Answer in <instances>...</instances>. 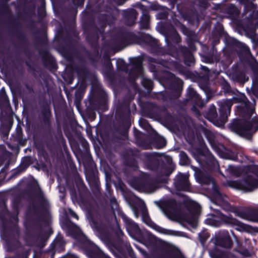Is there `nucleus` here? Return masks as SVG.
<instances>
[{"instance_id": "1", "label": "nucleus", "mask_w": 258, "mask_h": 258, "mask_svg": "<svg viewBox=\"0 0 258 258\" xmlns=\"http://www.w3.org/2000/svg\"><path fill=\"white\" fill-rule=\"evenodd\" d=\"M233 104L239 103L236 106V113L241 118H235L229 124V128L241 137L250 139L256 130L254 127L252 121L249 120L254 111L251 103L244 94H240L231 99Z\"/></svg>"}, {"instance_id": "2", "label": "nucleus", "mask_w": 258, "mask_h": 258, "mask_svg": "<svg viewBox=\"0 0 258 258\" xmlns=\"http://www.w3.org/2000/svg\"><path fill=\"white\" fill-rule=\"evenodd\" d=\"M175 169V165L173 163L171 157H168L166 161L159 160L158 165L154 169H149L156 172L155 177L153 178L150 175L146 174L136 180L135 185L140 189L153 192L157 188L158 184L168 183L169 176Z\"/></svg>"}, {"instance_id": "3", "label": "nucleus", "mask_w": 258, "mask_h": 258, "mask_svg": "<svg viewBox=\"0 0 258 258\" xmlns=\"http://www.w3.org/2000/svg\"><path fill=\"white\" fill-rule=\"evenodd\" d=\"M131 111L130 103L124 100L118 103L115 110V118L118 124L114 127L115 133L113 135L112 140L119 144L128 139V132L131 126Z\"/></svg>"}, {"instance_id": "4", "label": "nucleus", "mask_w": 258, "mask_h": 258, "mask_svg": "<svg viewBox=\"0 0 258 258\" xmlns=\"http://www.w3.org/2000/svg\"><path fill=\"white\" fill-rule=\"evenodd\" d=\"M52 112L50 108V102L43 100L40 104V115L39 118L43 124V130L48 142L52 144H61L66 146V141L59 126L55 131L52 127L51 118Z\"/></svg>"}, {"instance_id": "5", "label": "nucleus", "mask_w": 258, "mask_h": 258, "mask_svg": "<svg viewBox=\"0 0 258 258\" xmlns=\"http://www.w3.org/2000/svg\"><path fill=\"white\" fill-rule=\"evenodd\" d=\"M181 30L187 36L186 43L189 47L182 45L177 47L175 45L168 43L167 51L169 55L176 60L183 62L187 66H190L194 62V31H189L184 25H182Z\"/></svg>"}, {"instance_id": "6", "label": "nucleus", "mask_w": 258, "mask_h": 258, "mask_svg": "<svg viewBox=\"0 0 258 258\" xmlns=\"http://www.w3.org/2000/svg\"><path fill=\"white\" fill-rule=\"evenodd\" d=\"M201 128L205 127L195 123V144L196 142V139L198 142V147H195V159L201 167L213 169L215 168L217 161L206 146L203 137L204 133L201 131Z\"/></svg>"}, {"instance_id": "7", "label": "nucleus", "mask_w": 258, "mask_h": 258, "mask_svg": "<svg viewBox=\"0 0 258 258\" xmlns=\"http://www.w3.org/2000/svg\"><path fill=\"white\" fill-rule=\"evenodd\" d=\"M156 153L141 152L136 148H129L124 152V164L134 170L137 171L139 168L138 161L142 160L147 169H154L159 164V159L156 158Z\"/></svg>"}, {"instance_id": "8", "label": "nucleus", "mask_w": 258, "mask_h": 258, "mask_svg": "<svg viewBox=\"0 0 258 258\" xmlns=\"http://www.w3.org/2000/svg\"><path fill=\"white\" fill-rule=\"evenodd\" d=\"M219 106V116H218L217 108L211 104L207 111L204 113V116L212 122L215 125L220 127L223 126L228 120L231 111L233 102L231 100L223 99L217 101Z\"/></svg>"}, {"instance_id": "9", "label": "nucleus", "mask_w": 258, "mask_h": 258, "mask_svg": "<svg viewBox=\"0 0 258 258\" xmlns=\"http://www.w3.org/2000/svg\"><path fill=\"white\" fill-rule=\"evenodd\" d=\"M25 240L29 246H36L43 248L46 245V241L53 233L52 229L42 232L41 225L36 222H29L25 224Z\"/></svg>"}, {"instance_id": "10", "label": "nucleus", "mask_w": 258, "mask_h": 258, "mask_svg": "<svg viewBox=\"0 0 258 258\" xmlns=\"http://www.w3.org/2000/svg\"><path fill=\"white\" fill-rule=\"evenodd\" d=\"M117 39L120 44L126 46L133 44H146L151 47L158 46V40L150 35L138 32V34L127 30H122L117 34Z\"/></svg>"}, {"instance_id": "11", "label": "nucleus", "mask_w": 258, "mask_h": 258, "mask_svg": "<svg viewBox=\"0 0 258 258\" xmlns=\"http://www.w3.org/2000/svg\"><path fill=\"white\" fill-rule=\"evenodd\" d=\"M61 227L67 234L71 236L77 242L79 246L88 256L97 247L89 240L81 229L71 220H66L62 223Z\"/></svg>"}, {"instance_id": "12", "label": "nucleus", "mask_w": 258, "mask_h": 258, "mask_svg": "<svg viewBox=\"0 0 258 258\" xmlns=\"http://www.w3.org/2000/svg\"><path fill=\"white\" fill-rule=\"evenodd\" d=\"M107 96L103 90H98L93 93L89 99V105L86 112L87 117L91 120L96 118V115L95 110L107 109Z\"/></svg>"}, {"instance_id": "13", "label": "nucleus", "mask_w": 258, "mask_h": 258, "mask_svg": "<svg viewBox=\"0 0 258 258\" xmlns=\"http://www.w3.org/2000/svg\"><path fill=\"white\" fill-rule=\"evenodd\" d=\"M201 131L204 133V136L207 139L212 148L223 158L231 160L234 161L238 160L237 153L228 149L224 145L219 144L215 139L214 134L209 129L201 128Z\"/></svg>"}, {"instance_id": "14", "label": "nucleus", "mask_w": 258, "mask_h": 258, "mask_svg": "<svg viewBox=\"0 0 258 258\" xmlns=\"http://www.w3.org/2000/svg\"><path fill=\"white\" fill-rule=\"evenodd\" d=\"M201 71H195V82H198L199 87L204 92L208 99L214 95V92L210 87V70L206 66L201 65Z\"/></svg>"}, {"instance_id": "15", "label": "nucleus", "mask_w": 258, "mask_h": 258, "mask_svg": "<svg viewBox=\"0 0 258 258\" xmlns=\"http://www.w3.org/2000/svg\"><path fill=\"white\" fill-rule=\"evenodd\" d=\"M162 79L166 87L171 91V96L174 99L179 98L183 89L182 80L168 72L165 74Z\"/></svg>"}, {"instance_id": "16", "label": "nucleus", "mask_w": 258, "mask_h": 258, "mask_svg": "<svg viewBox=\"0 0 258 258\" xmlns=\"http://www.w3.org/2000/svg\"><path fill=\"white\" fill-rule=\"evenodd\" d=\"M148 113L152 117L161 119L171 126L175 125L179 121V117L170 113L165 107L153 105L152 108L148 109Z\"/></svg>"}, {"instance_id": "17", "label": "nucleus", "mask_w": 258, "mask_h": 258, "mask_svg": "<svg viewBox=\"0 0 258 258\" xmlns=\"http://www.w3.org/2000/svg\"><path fill=\"white\" fill-rule=\"evenodd\" d=\"M83 27L88 43L92 46L97 44L99 38V34L101 32L95 24L94 18L90 17L85 19L83 23Z\"/></svg>"}, {"instance_id": "18", "label": "nucleus", "mask_w": 258, "mask_h": 258, "mask_svg": "<svg viewBox=\"0 0 258 258\" xmlns=\"http://www.w3.org/2000/svg\"><path fill=\"white\" fill-rule=\"evenodd\" d=\"M227 184L231 188L249 192L258 188V179L252 175H248L239 180H230L228 181Z\"/></svg>"}, {"instance_id": "19", "label": "nucleus", "mask_w": 258, "mask_h": 258, "mask_svg": "<svg viewBox=\"0 0 258 258\" xmlns=\"http://www.w3.org/2000/svg\"><path fill=\"white\" fill-rule=\"evenodd\" d=\"M120 216L124 223L127 231L132 237L137 236L140 240L149 242L151 239V235L141 231L138 225L128 218L125 214L122 213Z\"/></svg>"}, {"instance_id": "20", "label": "nucleus", "mask_w": 258, "mask_h": 258, "mask_svg": "<svg viewBox=\"0 0 258 258\" xmlns=\"http://www.w3.org/2000/svg\"><path fill=\"white\" fill-rule=\"evenodd\" d=\"M58 34L59 38L64 42V44L59 46L60 51L68 60H72L73 59L72 50L74 48V46L71 34L68 31L64 34L61 30L58 31Z\"/></svg>"}, {"instance_id": "21", "label": "nucleus", "mask_w": 258, "mask_h": 258, "mask_svg": "<svg viewBox=\"0 0 258 258\" xmlns=\"http://www.w3.org/2000/svg\"><path fill=\"white\" fill-rule=\"evenodd\" d=\"M177 195L183 198L182 205L188 212L181 213L180 218L181 220L194 227V200L181 193H178Z\"/></svg>"}, {"instance_id": "22", "label": "nucleus", "mask_w": 258, "mask_h": 258, "mask_svg": "<svg viewBox=\"0 0 258 258\" xmlns=\"http://www.w3.org/2000/svg\"><path fill=\"white\" fill-rule=\"evenodd\" d=\"M36 197L39 199V207L40 208V212H38V207L35 204L32 205V208L34 210V214L38 217L39 221L43 222L45 224L48 223V220L46 218V214L48 212V209L47 207L48 202L44 198L42 191L40 189L39 192L37 194Z\"/></svg>"}, {"instance_id": "23", "label": "nucleus", "mask_w": 258, "mask_h": 258, "mask_svg": "<svg viewBox=\"0 0 258 258\" xmlns=\"http://www.w3.org/2000/svg\"><path fill=\"white\" fill-rule=\"evenodd\" d=\"M142 218L143 222L146 225L160 233L176 236H182L183 232H182L164 229L155 224L151 219L146 210L142 211Z\"/></svg>"}, {"instance_id": "24", "label": "nucleus", "mask_w": 258, "mask_h": 258, "mask_svg": "<svg viewBox=\"0 0 258 258\" xmlns=\"http://www.w3.org/2000/svg\"><path fill=\"white\" fill-rule=\"evenodd\" d=\"M16 36L19 44L16 45V48L20 50L27 57L32 56V51L30 48V43L26 34L21 31L17 30Z\"/></svg>"}, {"instance_id": "25", "label": "nucleus", "mask_w": 258, "mask_h": 258, "mask_svg": "<svg viewBox=\"0 0 258 258\" xmlns=\"http://www.w3.org/2000/svg\"><path fill=\"white\" fill-rule=\"evenodd\" d=\"M88 218L91 223L92 228L101 237H105L107 235V229L105 224L101 221L98 216H95L92 212H88Z\"/></svg>"}, {"instance_id": "26", "label": "nucleus", "mask_w": 258, "mask_h": 258, "mask_svg": "<svg viewBox=\"0 0 258 258\" xmlns=\"http://www.w3.org/2000/svg\"><path fill=\"white\" fill-rule=\"evenodd\" d=\"M129 60L132 68L128 71V76L131 79L135 81L143 71V58L141 56H139L130 57Z\"/></svg>"}, {"instance_id": "27", "label": "nucleus", "mask_w": 258, "mask_h": 258, "mask_svg": "<svg viewBox=\"0 0 258 258\" xmlns=\"http://www.w3.org/2000/svg\"><path fill=\"white\" fill-rule=\"evenodd\" d=\"M214 243L216 246L230 248L233 245V241L228 231L222 230L216 234Z\"/></svg>"}, {"instance_id": "28", "label": "nucleus", "mask_w": 258, "mask_h": 258, "mask_svg": "<svg viewBox=\"0 0 258 258\" xmlns=\"http://www.w3.org/2000/svg\"><path fill=\"white\" fill-rule=\"evenodd\" d=\"M174 185L177 191H189L190 183L188 176L179 172L174 179Z\"/></svg>"}, {"instance_id": "29", "label": "nucleus", "mask_w": 258, "mask_h": 258, "mask_svg": "<svg viewBox=\"0 0 258 258\" xmlns=\"http://www.w3.org/2000/svg\"><path fill=\"white\" fill-rule=\"evenodd\" d=\"M44 67L49 69H56V61L48 50L41 49L39 51Z\"/></svg>"}, {"instance_id": "30", "label": "nucleus", "mask_w": 258, "mask_h": 258, "mask_svg": "<svg viewBox=\"0 0 258 258\" xmlns=\"http://www.w3.org/2000/svg\"><path fill=\"white\" fill-rule=\"evenodd\" d=\"M69 4L65 7V10L70 16L71 21H75L78 12V8L82 7L84 5V0H69Z\"/></svg>"}, {"instance_id": "31", "label": "nucleus", "mask_w": 258, "mask_h": 258, "mask_svg": "<svg viewBox=\"0 0 258 258\" xmlns=\"http://www.w3.org/2000/svg\"><path fill=\"white\" fill-rule=\"evenodd\" d=\"M239 216L247 220L258 223V209H246L239 213Z\"/></svg>"}, {"instance_id": "32", "label": "nucleus", "mask_w": 258, "mask_h": 258, "mask_svg": "<svg viewBox=\"0 0 258 258\" xmlns=\"http://www.w3.org/2000/svg\"><path fill=\"white\" fill-rule=\"evenodd\" d=\"M159 64L171 70H175L181 72L183 69L182 64L170 58L169 59H161Z\"/></svg>"}, {"instance_id": "33", "label": "nucleus", "mask_w": 258, "mask_h": 258, "mask_svg": "<svg viewBox=\"0 0 258 258\" xmlns=\"http://www.w3.org/2000/svg\"><path fill=\"white\" fill-rule=\"evenodd\" d=\"M231 75L233 80L240 84H244L248 80V78L246 77L245 73L238 68L233 70Z\"/></svg>"}, {"instance_id": "34", "label": "nucleus", "mask_w": 258, "mask_h": 258, "mask_svg": "<svg viewBox=\"0 0 258 258\" xmlns=\"http://www.w3.org/2000/svg\"><path fill=\"white\" fill-rule=\"evenodd\" d=\"M195 177L196 181L201 184H208L212 178L204 174L199 168L195 166Z\"/></svg>"}, {"instance_id": "35", "label": "nucleus", "mask_w": 258, "mask_h": 258, "mask_svg": "<svg viewBox=\"0 0 258 258\" xmlns=\"http://www.w3.org/2000/svg\"><path fill=\"white\" fill-rule=\"evenodd\" d=\"M138 15L137 11L134 9L126 10L124 12V18L127 25L132 26L135 23Z\"/></svg>"}, {"instance_id": "36", "label": "nucleus", "mask_w": 258, "mask_h": 258, "mask_svg": "<svg viewBox=\"0 0 258 258\" xmlns=\"http://www.w3.org/2000/svg\"><path fill=\"white\" fill-rule=\"evenodd\" d=\"M206 103V102L202 99L201 96L195 91V116L200 119V117L201 116V114L200 111L197 107L202 108L205 105Z\"/></svg>"}, {"instance_id": "37", "label": "nucleus", "mask_w": 258, "mask_h": 258, "mask_svg": "<svg viewBox=\"0 0 258 258\" xmlns=\"http://www.w3.org/2000/svg\"><path fill=\"white\" fill-rule=\"evenodd\" d=\"M11 104L5 89L3 87L0 90V108L1 109L10 108Z\"/></svg>"}, {"instance_id": "38", "label": "nucleus", "mask_w": 258, "mask_h": 258, "mask_svg": "<svg viewBox=\"0 0 258 258\" xmlns=\"http://www.w3.org/2000/svg\"><path fill=\"white\" fill-rule=\"evenodd\" d=\"M31 164V158L30 156H25L23 158L21 163L17 167L13 173L14 175H16L25 171Z\"/></svg>"}, {"instance_id": "39", "label": "nucleus", "mask_w": 258, "mask_h": 258, "mask_svg": "<svg viewBox=\"0 0 258 258\" xmlns=\"http://www.w3.org/2000/svg\"><path fill=\"white\" fill-rule=\"evenodd\" d=\"M31 164V158L30 156H25L23 158L21 163L17 167L13 173L14 175H16L25 171Z\"/></svg>"}, {"instance_id": "40", "label": "nucleus", "mask_w": 258, "mask_h": 258, "mask_svg": "<svg viewBox=\"0 0 258 258\" xmlns=\"http://www.w3.org/2000/svg\"><path fill=\"white\" fill-rule=\"evenodd\" d=\"M189 103L192 105L190 107V110L194 111V88L190 86L187 91L186 98L182 101H180V103L183 106H185Z\"/></svg>"}, {"instance_id": "41", "label": "nucleus", "mask_w": 258, "mask_h": 258, "mask_svg": "<svg viewBox=\"0 0 258 258\" xmlns=\"http://www.w3.org/2000/svg\"><path fill=\"white\" fill-rule=\"evenodd\" d=\"M223 30L222 28H220L216 29L212 33L213 40L212 41V47L211 48H213L215 52H217L216 45L220 43V37L222 36Z\"/></svg>"}, {"instance_id": "42", "label": "nucleus", "mask_w": 258, "mask_h": 258, "mask_svg": "<svg viewBox=\"0 0 258 258\" xmlns=\"http://www.w3.org/2000/svg\"><path fill=\"white\" fill-rule=\"evenodd\" d=\"M213 48H210V51L206 54H201L203 61L210 64H212L217 59L216 54L217 52L213 50Z\"/></svg>"}, {"instance_id": "43", "label": "nucleus", "mask_w": 258, "mask_h": 258, "mask_svg": "<svg viewBox=\"0 0 258 258\" xmlns=\"http://www.w3.org/2000/svg\"><path fill=\"white\" fill-rule=\"evenodd\" d=\"M225 13L228 15L229 17L232 19H235L239 16L240 12L237 7L232 4H229L225 9Z\"/></svg>"}, {"instance_id": "44", "label": "nucleus", "mask_w": 258, "mask_h": 258, "mask_svg": "<svg viewBox=\"0 0 258 258\" xmlns=\"http://www.w3.org/2000/svg\"><path fill=\"white\" fill-rule=\"evenodd\" d=\"M72 69L77 73L80 77H87L89 74L88 69L85 65L75 64L72 66Z\"/></svg>"}, {"instance_id": "45", "label": "nucleus", "mask_w": 258, "mask_h": 258, "mask_svg": "<svg viewBox=\"0 0 258 258\" xmlns=\"http://www.w3.org/2000/svg\"><path fill=\"white\" fill-rule=\"evenodd\" d=\"M150 16L147 11H144L140 22V29H147L149 27Z\"/></svg>"}, {"instance_id": "46", "label": "nucleus", "mask_w": 258, "mask_h": 258, "mask_svg": "<svg viewBox=\"0 0 258 258\" xmlns=\"http://www.w3.org/2000/svg\"><path fill=\"white\" fill-rule=\"evenodd\" d=\"M211 258H227L226 253L221 250L218 249L216 247L209 251Z\"/></svg>"}, {"instance_id": "47", "label": "nucleus", "mask_w": 258, "mask_h": 258, "mask_svg": "<svg viewBox=\"0 0 258 258\" xmlns=\"http://www.w3.org/2000/svg\"><path fill=\"white\" fill-rule=\"evenodd\" d=\"M21 200L22 197L20 195H16L12 199V208L13 210L17 213H19Z\"/></svg>"}, {"instance_id": "48", "label": "nucleus", "mask_w": 258, "mask_h": 258, "mask_svg": "<svg viewBox=\"0 0 258 258\" xmlns=\"http://www.w3.org/2000/svg\"><path fill=\"white\" fill-rule=\"evenodd\" d=\"M220 85L225 94L232 95L234 93L230 84L225 79L221 80Z\"/></svg>"}, {"instance_id": "49", "label": "nucleus", "mask_w": 258, "mask_h": 258, "mask_svg": "<svg viewBox=\"0 0 258 258\" xmlns=\"http://www.w3.org/2000/svg\"><path fill=\"white\" fill-rule=\"evenodd\" d=\"M240 2L244 5V10L245 12L254 11L257 7L256 4H253L250 0H240Z\"/></svg>"}, {"instance_id": "50", "label": "nucleus", "mask_w": 258, "mask_h": 258, "mask_svg": "<svg viewBox=\"0 0 258 258\" xmlns=\"http://www.w3.org/2000/svg\"><path fill=\"white\" fill-rule=\"evenodd\" d=\"M250 68L253 74L252 84L253 85H258V62L251 63Z\"/></svg>"}, {"instance_id": "51", "label": "nucleus", "mask_w": 258, "mask_h": 258, "mask_svg": "<svg viewBox=\"0 0 258 258\" xmlns=\"http://www.w3.org/2000/svg\"><path fill=\"white\" fill-rule=\"evenodd\" d=\"M88 256L90 258H110L97 247Z\"/></svg>"}, {"instance_id": "52", "label": "nucleus", "mask_w": 258, "mask_h": 258, "mask_svg": "<svg viewBox=\"0 0 258 258\" xmlns=\"http://www.w3.org/2000/svg\"><path fill=\"white\" fill-rule=\"evenodd\" d=\"M228 44L232 47L239 49V50L242 51L245 50L246 49V46L244 43L240 42L235 39L230 40L228 42Z\"/></svg>"}, {"instance_id": "53", "label": "nucleus", "mask_w": 258, "mask_h": 258, "mask_svg": "<svg viewBox=\"0 0 258 258\" xmlns=\"http://www.w3.org/2000/svg\"><path fill=\"white\" fill-rule=\"evenodd\" d=\"M235 219L232 218V217H230L229 216H227L223 214L220 213L219 220L218 221L219 224L217 225V226H220L223 224H231L233 223V221H235Z\"/></svg>"}, {"instance_id": "54", "label": "nucleus", "mask_w": 258, "mask_h": 258, "mask_svg": "<svg viewBox=\"0 0 258 258\" xmlns=\"http://www.w3.org/2000/svg\"><path fill=\"white\" fill-rule=\"evenodd\" d=\"M170 39H171V42H169L167 40V43L168 44V43H172L174 45H175L176 46L177 44H178L179 43H180L181 42V37L179 35V34L177 33V31H175L170 36ZM167 48H168V46L167 47ZM167 49L166 48V50H167ZM166 53L169 54L168 53V52L167 51H166Z\"/></svg>"}, {"instance_id": "55", "label": "nucleus", "mask_w": 258, "mask_h": 258, "mask_svg": "<svg viewBox=\"0 0 258 258\" xmlns=\"http://www.w3.org/2000/svg\"><path fill=\"white\" fill-rule=\"evenodd\" d=\"M142 85L148 91H151L153 88V81L150 79L144 77L142 80Z\"/></svg>"}, {"instance_id": "56", "label": "nucleus", "mask_w": 258, "mask_h": 258, "mask_svg": "<svg viewBox=\"0 0 258 258\" xmlns=\"http://www.w3.org/2000/svg\"><path fill=\"white\" fill-rule=\"evenodd\" d=\"M210 234L206 229L203 230L199 234V239L203 246L205 245L207 239L209 238Z\"/></svg>"}, {"instance_id": "57", "label": "nucleus", "mask_w": 258, "mask_h": 258, "mask_svg": "<svg viewBox=\"0 0 258 258\" xmlns=\"http://www.w3.org/2000/svg\"><path fill=\"white\" fill-rule=\"evenodd\" d=\"M212 194L213 196L215 198L218 199L222 197V194L220 191L219 187L214 180L213 181Z\"/></svg>"}, {"instance_id": "58", "label": "nucleus", "mask_w": 258, "mask_h": 258, "mask_svg": "<svg viewBox=\"0 0 258 258\" xmlns=\"http://www.w3.org/2000/svg\"><path fill=\"white\" fill-rule=\"evenodd\" d=\"M202 212V207L200 204L195 201V229L196 228L198 222V218Z\"/></svg>"}, {"instance_id": "59", "label": "nucleus", "mask_w": 258, "mask_h": 258, "mask_svg": "<svg viewBox=\"0 0 258 258\" xmlns=\"http://www.w3.org/2000/svg\"><path fill=\"white\" fill-rule=\"evenodd\" d=\"M116 66L118 70L127 72V66L125 61L122 58H119L116 61Z\"/></svg>"}, {"instance_id": "60", "label": "nucleus", "mask_w": 258, "mask_h": 258, "mask_svg": "<svg viewBox=\"0 0 258 258\" xmlns=\"http://www.w3.org/2000/svg\"><path fill=\"white\" fill-rule=\"evenodd\" d=\"M180 164L182 165H187L189 161V158L186 153L181 151L180 154Z\"/></svg>"}, {"instance_id": "61", "label": "nucleus", "mask_w": 258, "mask_h": 258, "mask_svg": "<svg viewBox=\"0 0 258 258\" xmlns=\"http://www.w3.org/2000/svg\"><path fill=\"white\" fill-rule=\"evenodd\" d=\"M134 134L137 142H143L144 140V134L141 132L134 127Z\"/></svg>"}, {"instance_id": "62", "label": "nucleus", "mask_w": 258, "mask_h": 258, "mask_svg": "<svg viewBox=\"0 0 258 258\" xmlns=\"http://www.w3.org/2000/svg\"><path fill=\"white\" fill-rule=\"evenodd\" d=\"M155 143L158 149L163 148L166 145V141L165 139L163 138L156 139L155 140Z\"/></svg>"}, {"instance_id": "63", "label": "nucleus", "mask_w": 258, "mask_h": 258, "mask_svg": "<svg viewBox=\"0 0 258 258\" xmlns=\"http://www.w3.org/2000/svg\"><path fill=\"white\" fill-rule=\"evenodd\" d=\"M125 247L128 255L131 258H136V254L130 244H125Z\"/></svg>"}, {"instance_id": "64", "label": "nucleus", "mask_w": 258, "mask_h": 258, "mask_svg": "<svg viewBox=\"0 0 258 258\" xmlns=\"http://www.w3.org/2000/svg\"><path fill=\"white\" fill-rule=\"evenodd\" d=\"M16 137L17 140H20L22 139L23 137V131L22 128L20 124H18L16 127Z\"/></svg>"}]
</instances>
